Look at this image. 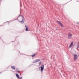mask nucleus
Masks as SVG:
<instances>
[{"instance_id":"1","label":"nucleus","mask_w":79,"mask_h":79,"mask_svg":"<svg viewBox=\"0 0 79 79\" xmlns=\"http://www.w3.org/2000/svg\"><path fill=\"white\" fill-rule=\"evenodd\" d=\"M20 16H22V17L23 18V19L22 20V21H19V22H20V23H22V24H24V17L23 16V15H19L18 16V18H19V17Z\"/></svg>"},{"instance_id":"2","label":"nucleus","mask_w":79,"mask_h":79,"mask_svg":"<svg viewBox=\"0 0 79 79\" xmlns=\"http://www.w3.org/2000/svg\"><path fill=\"white\" fill-rule=\"evenodd\" d=\"M44 64H43L39 68V69H40V71H43L44 69Z\"/></svg>"},{"instance_id":"3","label":"nucleus","mask_w":79,"mask_h":79,"mask_svg":"<svg viewBox=\"0 0 79 79\" xmlns=\"http://www.w3.org/2000/svg\"><path fill=\"white\" fill-rule=\"evenodd\" d=\"M56 22L58 23L59 24H60L61 27H63V25L61 23V22L58 21H57Z\"/></svg>"},{"instance_id":"4","label":"nucleus","mask_w":79,"mask_h":79,"mask_svg":"<svg viewBox=\"0 0 79 79\" xmlns=\"http://www.w3.org/2000/svg\"><path fill=\"white\" fill-rule=\"evenodd\" d=\"M40 61V59H37L34 60L32 63H37V62H39V61Z\"/></svg>"},{"instance_id":"5","label":"nucleus","mask_w":79,"mask_h":79,"mask_svg":"<svg viewBox=\"0 0 79 79\" xmlns=\"http://www.w3.org/2000/svg\"><path fill=\"white\" fill-rule=\"evenodd\" d=\"M77 58V54H75L74 56V60H76Z\"/></svg>"},{"instance_id":"6","label":"nucleus","mask_w":79,"mask_h":79,"mask_svg":"<svg viewBox=\"0 0 79 79\" xmlns=\"http://www.w3.org/2000/svg\"><path fill=\"white\" fill-rule=\"evenodd\" d=\"M72 36H73V35H72V34H71L70 33H69L68 36V39H71Z\"/></svg>"},{"instance_id":"7","label":"nucleus","mask_w":79,"mask_h":79,"mask_svg":"<svg viewBox=\"0 0 79 79\" xmlns=\"http://www.w3.org/2000/svg\"><path fill=\"white\" fill-rule=\"evenodd\" d=\"M25 27H26V31H28L29 30H28V27L27 26H26V25H25Z\"/></svg>"},{"instance_id":"8","label":"nucleus","mask_w":79,"mask_h":79,"mask_svg":"<svg viewBox=\"0 0 79 79\" xmlns=\"http://www.w3.org/2000/svg\"><path fill=\"white\" fill-rule=\"evenodd\" d=\"M11 68L12 69H14V70H15V69H16L15 67L14 66H12Z\"/></svg>"},{"instance_id":"9","label":"nucleus","mask_w":79,"mask_h":79,"mask_svg":"<svg viewBox=\"0 0 79 79\" xmlns=\"http://www.w3.org/2000/svg\"><path fill=\"white\" fill-rule=\"evenodd\" d=\"M73 42H72L70 44L69 46V48H70V47H71L72 46H73Z\"/></svg>"},{"instance_id":"10","label":"nucleus","mask_w":79,"mask_h":79,"mask_svg":"<svg viewBox=\"0 0 79 79\" xmlns=\"http://www.w3.org/2000/svg\"><path fill=\"white\" fill-rule=\"evenodd\" d=\"M16 76L17 77V78H19V75L18 73L16 74Z\"/></svg>"},{"instance_id":"11","label":"nucleus","mask_w":79,"mask_h":79,"mask_svg":"<svg viewBox=\"0 0 79 79\" xmlns=\"http://www.w3.org/2000/svg\"><path fill=\"white\" fill-rule=\"evenodd\" d=\"M35 54H34V55H32L31 56H32V58H33V57H34V56H35Z\"/></svg>"},{"instance_id":"12","label":"nucleus","mask_w":79,"mask_h":79,"mask_svg":"<svg viewBox=\"0 0 79 79\" xmlns=\"http://www.w3.org/2000/svg\"><path fill=\"white\" fill-rule=\"evenodd\" d=\"M58 27H56V31H57V30H58Z\"/></svg>"},{"instance_id":"13","label":"nucleus","mask_w":79,"mask_h":79,"mask_svg":"<svg viewBox=\"0 0 79 79\" xmlns=\"http://www.w3.org/2000/svg\"><path fill=\"white\" fill-rule=\"evenodd\" d=\"M77 47H78V48H79V43H78Z\"/></svg>"},{"instance_id":"14","label":"nucleus","mask_w":79,"mask_h":79,"mask_svg":"<svg viewBox=\"0 0 79 79\" xmlns=\"http://www.w3.org/2000/svg\"><path fill=\"white\" fill-rule=\"evenodd\" d=\"M19 79H23V77H21L19 78Z\"/></svg>"},{"instance_id":"15","label":"nucleus","mask_w":79,"mask_h":79,"mask_svg":"<svg viewBox=\"0 0 79 79\" xmlns=\"http://www.w3.org/2000/svg\"><path fill=\"white\" fill-rule=\"evenodd\" d=\"M17 73H20V71H17Z\"/></svg>"},{"instance_id":"16","label":"nucleus","mask_w":79,"mask_h":79,"mask_svg":"<svg viewBox=\"0 0 79 79\" xmlns=\"http://www.w3.org/2000/svg\"><path fill=\"white\" fill-rule=\"evenodd\" d=\"M9 23V21L6 22H5V23Z\"/></svg>"},{"instance_id":"17","label":"nucleus","mask_w":79,"mask_h":79,"mask_svg":"<svg viewBox=\"0 0 79 79\" xmlns=\"http://www.w3.org/2000/svg\"><path fill=\"white\" fill-rule=\"evenodd\" d=\"M41 63H42V62H39V64H40H40H41Z\"/></svg>"},{"instance_id":"18","label":"nucleus","mask_w":79,"mask_h":79,"mask_svg":"<svg viewBox=\"0 0 79 79\" xmlns=\"http://www.w3.org/2000/svg\"><path fill=\"white\" fill-rule=\"evenodd\" d=\"M18 19H15V20H14V21H15V20H17Z\"/></svg>"},{"instance_id":"19","label":"nucleus","mask_w":79,"mask_h":79,"mask_svg":"<svg viewBox=\"0 0 79 79\" xmlns=\"http://www.w3.org/2000/svg\"><path fill=\"white\" fill-rule=\"evenodd\" d=\"M77 24H79V22L77 23Z\"/></svg>"},{"instance_id":"20","label":"nucleus","mask_w":79,"mask_h":79,"mask_svg":"<svg viewBox=\"0 0 79 79\" xmlns=\"http://www.w3.org/2000/svg\"><path fill=\"white\" fill-rule=\"evenodd\" d=\"M18 18H17V19H18Z\"/></svg>"},{"instance_id":"21","label":"nucleus","mask_w":79,"mask_h":79,"mask_svg":"<svg viewBox=\"0 0 79 79\" xmlns=\"http://www.w3.org/2000/svg\"><path fill=\"white\" fill-rule=\"evenodd\" d=\"M2 0H1L0 2H1L2 1Z\"/></svg>"},{"instance_id":"22","label":"nucleus","mask_w":79,"mask_h":79,"mask_svg":"<svg viewBox=\"0 0 79 79\" xmlns=\"http://www.w3.org/2000/svg\"><path fill=\"white\" fill-rule=\"evenodd\" d=\"M1 73V72H0V74Z\"/></svg>"}]
</instances>
